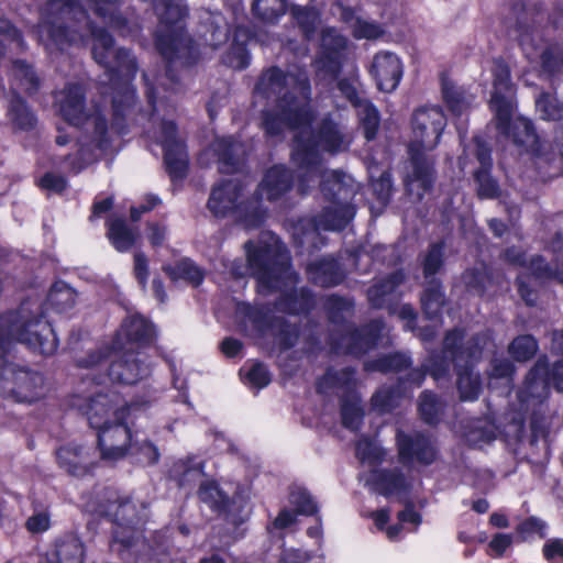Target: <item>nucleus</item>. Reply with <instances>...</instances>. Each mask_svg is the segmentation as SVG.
I'll return each instance as SVG.
<instances>
[{
	"label": "nucleus",
	"instance_id": "1",
	"mask_svg": "<svg viewBox=\"0 0 563 563\" xmlns=\"http://www.w3.org/2000/svg\"><path fill=\"white\" fill-rule=\"evenodd\" d=\"M256 101L266 100L275 106L265 110L263 125L266 134L278 136L286 129L292 132L291 163L296 167L301 192L320 180L328 200L314 218L317 231H336L345 228L355 216L352 200L357 186L351 176L339 170H323L321 153L338 154L345 151L351 139L330 119H324L316 132L310 108V84L303 69L283 73L277 67L265 70L254 91Z\"/></svg>",
	"mask_w": 563,
	"mask_h": 563
},
{
	"label": "nucleus",
	"instance_id": "2",
	"mask_svg": "<svg viewBox=\"0 0 563 563\" xmlns=\"http://www.w3.org/2000/svg\"><path fill=\"white\" fill-rule=\"evenodd\" d=\"M78 0H51L52 22L43 21L36 33L40 42L48 49L63 51L68 44L84 42L85 34L78 31L67 33L59 24L60 20H75L84 26L93 40L92 55L96 62L106 68L112 88V103L117 114L124 108L131 107L135 101V90L130 85L134 78L137 65L135 58L125 49H115L112 37L102 29H93L87 19L86 12L78 5Z\"/></svg>",
	"mask_w": 563,
	"mask_h": 563
},
{
	"label": "nucleus",
	"instance_id": "3",
	"mask_svg": "<svg viewBox=\"0 0 563 563\" xmlns=\"http://www.w3.org/2000/svg\"><path fill=\"white\" fill-rule=\"evenodd\" d=\"M247 264L232 262L230 274L234 278H243L251 274L257 279L260 294L280 290L283 298L276 309L288 313H302L313 305V298L303 289L299 294L294 289L297 274L290 267V257L285 245L272 233L263 235L257 245L252 241L245 243Z\"/></svg>",
	"mask_w": 563,
	"mask_h": 563
},
{
	"label": "nucleus",
	"instance_id": "4",
	"mask_svg": "<svg viewBox=\"0 0 563 563\" xmlns=\"http://www.w3.org/2000/svg\"><path fill=\"white\" fill-rule=\"evenodd\" d=\"M76 301V292L65 283H56L51 288L46 301L27 300L15 311L0 316V358L13 342L25 344L33 352L52 355L58 340L47 319L48 309L66 312Z\"/></svg>",
	"mask_w": 563,
	"mask_h": 563
},
{
	"label": "nucleus",
	"instance_id": "5",
	"mask_svg": "<svg viewBox=\"0 0 563 563\" xmlns=\"http://www.w3.org/2000/svg\"><path fill=\"white\" fill-rule=\"evenodd\" d=\"M121 405L118 391L74 395L70 399V406L82 412L89 424L98 430L101 457L111 462L129 454L134 435L128 427V416L147 408L148 401L137 400L126 407Z\"/></svg>",
	"mask_w": 563,
	"mask_h": 563
},
{
	"label": "nucleus",
	"instance_id": "6",
	"mask_svg": "<svg viewBox=\"0 0 563 563\" xmlns=\"http://www.w3.org/2000/svg\"><path fill=\"white\" fill-rule=\"evenodd\" d=\"M155 10L159 18L156 46L168 62V68L164 81H161L157 87L151 86L147 74H144V79L147 85L148 102L154 111H158L172 95L179 91L173 75V65H189L201 44H196L184 36L181 21L187 10L183 0H155Z\"/></svg>",
	"mask_w": 563,
	"mask_h": 563
},
{
	"label": "nucleus",
	"instance_id": "7",
	"mask_svg": "<svg viewBox=\"0 0 563 563\" xmlns=\"http://www.w3.org/2000/svg\"><path fill=\"white\" fill-rule=\"evenodd\" d=\"M54 98L59 115L71 126L82 128L87 133L79 141V162L69 163L70 169L79 170L107 148L109 137L106 119L97 106L86 107L79 85H67Z\"/></svg>",
	"mask_w": 563,
	"mask_h": 563
},
{
	"label": "nucleus",
	"instance_id": "8",
	"mask_svg": "<svg viewBox=\"0 0 563 563\" xmlns=\"http://www.w3.org/2000/svg\"><path fill=\"white\" fill-rule=\"evenodd\" d=\"M54 98L59 115L71 126L82 128L87 133L79 141V162L69 163L70 169L79 170L107 148L109 137L106 119L97 106L86 107L79 85H67Z\"/></svg>",
	"mask_w": 563,
	"mask_h": 563
},
{
	"label": "nucleus",
	"instance_id": "9",
	"mask_svg": "<svg viewBox=\"0 0 563 563\" xmlns=\"http://www.w3.org/2000/svg\"><path fill=\"white\" fill-rule=\"evenodd\" d=\"M445 126L446 117L439 106H422L412 113L408 145L412 174L406 186L418 199H422L432 185V164L427 154L438 146Z\"/></svg>",
	"mask_w": 563,
	"mask_h": 563
},
{
	"label": "nucleus",
	"instance_id": "10",
	"mask_svg": "<svg viewBox=\"0 0 563 563\" xmlns=\"http://www.w3.org/2000/svg\"><path fill=\"white\" fill-rule=\"evenodd\" d=\"M490 71L494 90L489 107L494 112L498 131L510 136L514 143L526 152L539 155L541 146L531 122L522 117L512 119L516 89L510 79L509 67L503 60L496 59Z\"/></svg>",
	"mask_w": 563,
	"mask_h": 563
},
{
	"label": "nucleus",
	"instance_id": "11",
	"mask_svg": "<svg viewBox=\"0 0 563 563\" xmlns=\"http://www.w3.org/2000/svg\"><path fill=\"white\" fill-rule=\"evenodd\" d=\"M462 340L463 335L460 331L449 332L444 339L445 360L424 365V368L435 380H440L449 372V361L454 363L461 399L475 400L481 390V380L478 375L472 373L471 367L479 360L482 352L489 350L494 344L488 332L474 338L466 344Z\"/></svg>",
	"mask_w": 563,
	"mask_h": 563
},
{
	"label": "nucleus",
	"instance_id": "12",
	"mask_svg": "<svg viewBox=\"0 0 563 563\" xmlns=\"http://www.w3.org/2000/svg\"><path fill=\"white\" fill-rule=\"evenodd\" d=\"M208 208L217 217L232 216L245 229L258 228L266 214L257 198L245 196L244 185L238 179H229L214 186Z\"/></svg>",
	"mask_w": 563,
	"mask_h": 563
},
{
	"label": "nucleus",
	"instance_id": "13",
	"mask_svg": "<svg viewBox=\"0 0 563 563\" xmlns=\"http://www.w3.org/2000/svg\"><path fill=\"white\" fill-rule=\"evenodd\" d=\"M549 252L552 254L551 265L544 264V260L541 256L532 257L529 264H527L523 254L516 249L507 250L505 253V257L509 263L523 267V272L518 276V290L528 305H532L536 301V295L523 280L526 273H531L536 278L553 277L563 283V236H558L551 243Z\"/></svg>",
	"mask_w": 563,
	"mask_h": 563
},
{
	"label": "nucleus",
	"instance_id": "14",
	"mask_svg": "<svg viewBox=\"0 0 563 563\" xmlns=\"http://www.w3.org/2000/svg\"><path fill=\"white\" fill-rule=\"evenodd\" d=\"M40 80L32 67L22 60H14L10 70L11 98L8 106V119L13 128L22 131L31 130L36 118L24 100L16 96L18 90L33 93L37 90Z\"/></svg>",
	"mask_w": 563,
	"mask_h": 563
},
{
	"label": "nucleus",
	"instance_id": "15",
	"mask_svg": "<svg viewBox=\"0 0 563 563\" xmlns=\"http://www.w3.org/2000/svg\"><path fill=\"white\" fill-rule=\"evenodd\" d=\"M142 353L126 352L119 354L111 352L107 356L101 353L90 354L87 358L78 360V365L84 368L107 367L108 377L111 382L121 384H134L148 374V366H141Z\"/></svg>",
	"mask_w": 563,
	"mask_h": 563
},
{
	"label": "nucleus",
	"instance_id": "16",
	"mask_svg": "<svg viewBox=\"0 0 563 563\" xmlns=\"http://www.w3.org/2000/svg\"><path fill=\"white\" fill-rule=\"evenodd\" d=\"M552 349L563 355V331L553 334ZM551 382L558 390L563 391V361L555 362L550 374L547 362L539 360L526 377L525 387L518 396L520 401L525 404L530 399L541 400L547 397Z\"/></svg>",
	"mask_w": 563,
	"mask_h": 563
},
{
	"label": "nucleus",
	"instance_id": "17",
	"mask_svg": "<svg viewBox=\"0 0 563 563\" xmlns=\"http://www.w3.org/2000/svg\"><path fill=\"white\" fill-rule=\"evenodd\" d=\"M519 43L527 59L550 75L563 71L560 47L549 44L537 29L519 30Z\"/></svg>",
	"mask_w": 563,
	"mask_h": 563
},
{
	"label": "nucleus",
	"instance_id": "18",
	"mask_svg": "<svg viewBox=\"0 0 563 563\" xmlns=\"http://www.w3.org/2000/svg\"><path fill=\"white\" fill-rule=\"evenodd\" d=\"M153 139L164 150V162L170 178L183 179L188 168V154L184 141L177 135L174 122L163 121L154 131Z\"/></svg>",
	"mask_w": 563,
	"mask_h": 563
},
{
	"label": "nucleus",
	"instance_id": "19",
	"mask_svg": "<svg viewBox=\"0 0 563 563\" xmlns=\"http://www.w3.org/2000/svg\"><path fill=\"white\" fill-rule=\"evenodd\" d=\"M238 311L244 317V329L250 334H278V341L285 347L295 344L297 339L296 329H290L289 325L282 324L279 321L271 320L266 313L246 303L239 305Z\"/></svg>",
	"mask_w": 563,
	"mask_h": 563
},
{
	"label": "nucleus",
	"instance_id": "20",
	"mask_svg": "<svg viewBox=\"0 0 563 563\" xmlns=\"http://www.w3.org/2000/svg\"><path fill=\"white\" fill-rule=\"evenodd\" d=\"M245 146L233 137H217L211 146L205 150L198 158L201 166L210 164V157L218 164L220 173H235L244 161Z\"/></svg>",
	"mask_w": 563,
	"mask_h": 563
},
{
	"label": "nucleus",
	"instance_id": "21",
	"mask_svg": "<svg viewBox=\"0 0 563 563\" xmlns=\"http://www.w3.org/2000/svg\"><path fill=\"white\" fill-rule=\"evenodd\" d=\"M368 73L380 91L391 92L402 78L404 64L397 54L390 51H380L373 56L368 65Z\"/></svg>",
	"mask_w": 563,
	"mask_h": 563
},
{
	"label": "nucleus",
	"instance_id": "22",
	"mask_svg": "<svg viewBox=\"0 0 563 563\" xmlns=\"http://www.w3.org/2000/svg\"><path fill=\"white\" fill-rule=\"evenodd\" d=\"M346 48V38L335 29L323 27L321 30L320 53L314 62L318 73L334 78L341 67L343 52Z\"/></svg>",
	"mask_w": 563,
	"mask_h": 563
},
{
	"label": "nucleus",
	"instance_id": "23",
	"mask_svg": "<svg viewBox=\"0 0 563 563\" xmlns=\"http://www.w3.org/2000/svg\"><path fill=\"white\" fill-rule=\"evenodd\" d=\"M399 459L405 465H428L435 459V449L430 440L420 433L412 435L397 433Z\"/></svg>",
	"mask_w": 563,
	"mask_h": 563
},
{
	"label": "nucleus",
	"instance_id": "24",
	"mask_svg": "<svg viewBox=\"0 0 563 563\" xmlns=\"http://www.w3.org/2000/svg\"><path fill=\"white\" fill-rule=\"evenodd\" d=\"M339 90L351 101L356 108L361 125L364 130L365 137L373 140L379 125V114L377 109L367 100L361 99L354 86L346 80L338 84Z\"/></svg>",
	"mask_w": 563,
	"mask_h": 563
},
{
	"label": "nucleus",
	"instance_id": "25",
	"mask_svg": "<svg viewBox=\"0 0 563 563\" xmlns=\"http://www.w3.org/2000/svg\"><path fill=\"white\" fill-rule=\"evenodd\" d=\"M474 147L481 167L475 172L477 194L479 198L493 199L499 196V186L490 175L492 157L490 150L479 137L474 139Z\"/></svg>",
	"mask_w": 563,
	"mask_h": 563
},
{
	"label": "nucleus",
	"instance_id": "26",
	"mask_svg": "<svg viewBox=\"0 0 563 563\" xmlns=\"http://www.w3.org/2000/svg\"><path fill=\"white\" fill-rule=\"evenodd\" d=\"M291 185L289 170L283 165H275L265 172L253 198L261 197L268 201H275L288 192ZM257 200L260 201V199Z\"/></svg>",
	"mask_w": 563,
	"mask_h": 563
},
{
	"label": "nucleus",
	"instance_id": "27",
	"mask_svg": "<svg viewBox=\"0 0 563 563\" xmlns=\"http://www.w3.org/2000/svg\"><path fill=\"white\" fill-rule=\"evenodd\" d=\"M45 393L44 378L37 372L21 369L14 374L12 395L19 402L32 404Z\"/></svg>",
	"mask_w": 563,
	"mask_h": 563
},
{
	"label": "nucleus",
	"instance_id": "28",
	"mask_svg": "<svg viewBox=\"0 0 563 563\" xmlns=\"http://www.w3.org/2000/svg\"><path fill=\"white\" fill-rule=\"evenodd\" d=\"M384 330L380 321H374L361 331L345 334L338 349L346 353L360 355L377 344L379 333Z\"/></svg>",
	"mask_w": 563,
	"mask_h": 563
},
{
	"label": "nucleus",
	"instance_id": "29",
	"mask_svg": "<svg viewBox=\"0 0 563 563\" xmlns=\"http://www.w3.org/2000/svg\"><path fill=\"white\" fill-rule=\"evenodd\" d=\"M289 501L296 507V512L283 509L274 521L276 529H286L295 525L298 514L310 516L318 510L312 497L301 487H296L291 490Z\"/></svg>",
	"mask_w": 563,
	"mask_h": 563
},
{
	"label": "nucleus",
	"instance_id": "30",
	"mask_svg": "<svg viewBox=\"0 0 563 563\" xmlns=\"http://www.w3.org/2000/svg\"><path fill=\"white\" fill-rule=\"evenodd\" d=\"M208 31L202 34L203 44L216 48L227 42L229 36L228 23L220 12L203 10L200 15Z\"/></svg>",
	"mask_w": 563,
	"mask_h": 563
},
{
	"label": "nucleus",
	"instance_id": "31",
	"mask_svg": "<svg viewBox=\"0 0 563 563\" xmlns=\"http://www.w3.org/2000/svg\"><path fill=\"white\" fill-rule=\"evenodd\" d=\"M442 97L449 110L453 115L464 114L474 101V96L468 93L462 87L455 86L446 77L441 79Z\"/></svg>",
	"mask_w": 563,
	"mask_h": 563
},
{
	"label": "nucleus",
	"instance_id": "32",
	"mask_svg": "<svg viewBox=\"0 0 563 563\" xmlns=\"http://www.w3.org/2000/svg\"><path fill=\"white\" fill-rule=\"evenodd\" d=\"M307 273L313 284L322 287L335 286L343 279L338 262L330 258L309 264Z\"/></svg>",
	"mask_w": 563,
	"mask_h": 563
},
{
	"label": "nucleus",
	"instance_id": "33",
	"mask_svg": "<svg viewBox=\"0 0 563 563\" xmlns=\"http://www.w3.org/2000/svg\"><path fill=\"white\" fill-rule=\"evenodd\" d=\"M254 41L253 36L244 26L239 25L235 30L234 41L230 52L223 58V63L234 69H243L250 63L246 45Z\"/></svg>",
	"mask_w": 563,
	"mask_h": 563
},
{
	"label": "nucleus",
	"instance_id": "34",
	"mask_svg": "<svg viewBox=\"0 0 563 563\" xmlns=\"http://www.w3.org/2000/svg\"><path fill=\"white\" fill-rule=\"evenodd\" d=\"M155 334L152 323L141 316L126 318L121 327L119 335H124L129 342L147 343Z\"/></svg>",
	"mask_w": 563,
	"mask_h": 563
},
{
	"label": "nucleus",
	"instance_id": "35",
	"mask_svg": "<svg viewBox=\"0 0 563 563\" xmlns=\"http://www.w3.org/2000/svg\"><path fill=\"white\" fill-rule=\"evenodd\" d=\"M59 465L67 472L80 475L88 465L86 450L77 444H68L57 451Z\"/></svg>",
	"mask_w": 563,
	"mask_h": 563
},
{
	"label": "nucleus",
	"instance_id": "36",
	"mask_svg": "<svg viewBox=\"0 0 563 563\" xmlns=\"http://www.w3.org/2000/svg\"><path fill=\"white\" fill-rule=\"evenodd\" d=\"M108 236L117 251L126 252L133 246L139 234L130 229L124 221L117 219L109 223Z\"/></svg>",
	"mask_w": 563,
	"mask_h": 563
},
{
	"label": "nucleus",
	"instance_id": "37",
	"mask_svg": "<svg viewBox=\"0 0 563 563\" xmlns=\"http://www.w3.org/2000/svg\"><path fill=\"white\" fill-rule=\"evenodd\" d=\"M54 555L56 563H82L84 548L78 538L69 536L56 543Z\"/></svg>",
	"mask_w": 563,
	"mask_h": 563
},
{
	"label": "nucleus",
	"instance_id": "38",
	"mask_svg": "<svg viewBox=\"0 0 563 563\" xmlns=\"http://www.w3.org/2000/svg\"><path fill=\"white\" fill-rule=\"evenodd\" d=\"M402 273H394L388 279L377 283L368 289V300L376 308L384 307L388 301V297L394 292L396 287L402 283Z\"/></svg>",
	"mask_w": 563,
	"mask_h": 563
},
{
	"label": "nucleus",
	"instance_id": "39",
	"mask_svg": "<svg viewBox=\"0 0 563 563\" xmlns=\"http://www.w3.org/2000/svg\"><path fill=\"white\" fill-rule=\"evenodd\" d=\"M369 481L379 494L386 496L396 494L406 487L405 478L397 472H373Z\"/></svg>",
	"mask_w": 563,
	"mask_h": 563
},
{
	"label": "nucleus",
	"instance_id": "40",
	"mask_svg": "<svg viewBox=\"0 0 563 563\" xmlns=\"http://www.w3.org/2000/svg\"><path fill=\"white\" fill-rule=\"evenodd\" d=\"M291 15L307 38H311L321 26L320 14L314 8L292 7Z\"/></svg>",
	"mask_w": 563,
	"mask_h": 563
},
{
	"label": "nucleus",
	"instance_id": "41",
	"mask_svg": "<svg viewBox=\"0 0 563 563\" xmlns=\"http://www.w3.org/2000/svg\"><path fill=\"white\" fill-rule=\"evenodd\" d=\"M286 12L285 0H255L253 13L266 23L276 22Z\"/></svg>",
	"mask_w": 563,
	"mask_h": 563
},
{
	"label": "nucleus",
	"instance_id": "42",
	"mask_svg": "<svg viewBox=\"0 0 563 563\" xmlns=\"http://www.w3.org/2000/svg\"><path fill=\"white\" fill-rule=\"evenodd\" d=\"M95 7V12L103 18L109 25L118 29L122 35L130 34L129 30H125V20L120 15H117L115 5L119 0H90Z\"/></svg>",
	"mask_w": 563,
	"mask_h": 563
},
{
	"label": "nucleus",
	"instance_id": "43",
	"mask_svg": "<svg viewBox=\"0 0 563 563\" xmlns=\"http://www.w3.org/2000/svg\"><path fill=\"white\" fill-rule=\"evenodd\" d=\"M443 302V294L440 289V285L432 278L421 297L422 309L427 318L430 320L435 318Z\"/></svg>",
	"mask_w": 563,
	"mask_h": 563
},
{
	"label": "nucleus",
	"instance_id": "44",
	"mask_svg": "<svg viewBox=\"0 0 563 563\" xmlns=\"http://www.w3.org/2000/svg\"><path fill=\"white\" fill-rule=\"evenodd\" d=\"M129 454L135 455L140 463L151 465L158 461L159 452L157 448L146 439L140 437L135 431L134 439L129 449Z\"/></svg>",
	"mask_w": 563,
	"mask_h": 563
},
{
	"label": "nucleus",
	"instance_id": "45",
	"mask_svg": "<svg viewBox=\"0 0 563 563\" xmlns=\"http://www.w3.org/2000/svg\"><path fill=\"white\" fill-rule=\"evenodd\" d=\"M165 271L173 279L183 278L195 286L203 279L202 271L189 260H181L174 268L166 267Z\"/></svg>",
	"mask_w": 563,
	"mask_h": 563
},
{
	"label": "nucleus",
	"instance_id": "46",
	"mask_svg": "<svg viewBox=\"0 0 563 563\" xmlns=\"http://www.w3.org/2000/svg\"><path fill=\"white\" fill-rule=\"evenodd\" d=\"M341 413L343 424L346 428L351 430L358 429L363 418L360 398L356 395H352L350 399H344L342 401Z\"/></svg>",
	"mask_w": 563,
	"mask_h": 563
},
{
	"label": "nucleus",
	"instance_id": "47",
	"mask_svg": "<svg viewBox=\"0 0 563 563\" xmlns=\"http://www.w3.org/2000/svg\"><path fill=\"white\" fill-rule=\"evenodd\" d=\"M202 463L194 461L188 457L187 460L178 461L173 468V476L177 477L180 485H185L188 482L199 478L202 476Z\"/></svg>",
	"mask_w": 563,
	"mask_h": 563
},
{
	"label": "nucleus",
	"instance_id": "48",
	"mask_svg": "<svg viewBox=\"0 0 563 563\" xmlns=\"http://www.w3.org/2000/svg\"><path fill=\"white\" fill-rule=\"evenodd\" d=\"M352 15V12H344L343 18L346 22L352 23V32L356 38L373 40L383 34V30L378 24L360 18L353 20Z\"/></svg>",
	"mask_w": 563,
	"mask_h": 563
},
{
	"label": "nucleus",
	"instance_id": "49",
	"mask_svg": "<svg viewBox=\"0 0 563 563\" xmlns=\"http://www.w3.org/2000/svg\"><path fill=\"white\" fill-rule=\"evenodd\" d=\"M536 108L542 119L561 121L563 124V107L550 93H541L536 99Z\"/></svg>",
	"mask_w": 563,
	"mask_h": 563
},
{
	"label": "nucleus",
	"instance_id": "50",
	"mask_svg": "<svg viewBox=\"0 0 563 563\" xmlns=\"http://www.w3.org/2000/svg\"><path fill=\"white\" fill-rule=\"evenodd\" d=\"M463 282L467 289L477 295H484L485 291L493 287V278L488 276L485 267L465 272L463 274Z\"/></svg>",
	"mask_w": 563,
	"mask_h": 563
},
{
	"label": "nucleus",
	"instance_id": "51",
	"mask_svg": "<svg viewBox=\"0 0 563 563\" xmlns=\"http://www.w3.org/2000/svg\"><path fill=\"white\" fill-rule=\"evenodd\" d=\"M356 455L362 463L373 465L383 460L385 451L376 441L362 439L356 444Z\"/></svg>",
	"mask_w": 563,
	"mask_h": 563
},
{
	"label": "nucleus",
	"instance_id": "52",
	"mask_svg": "<svg viewBox=\"0 0 563 563\" xmlns=\"http://www.w3.org/2000/svg\"><path fill=\"white\" fill-rule=\"evenodd\" d=\"M354 373L346 368L342 371L341 376L336 373L329 371L318 384V388L321 393H327L330 388L338 389H350L353 382Z\"/></svg>",
	"mask_w": 563,
	"mask_h": 563
},
{
	"label": "nucleus",
	"instance_id": "53",
	"mask_svg": "<svg viewBox=\"0 0 563 563\" xmlns=\"http://www.w3.org/2000/svg\"><path fill=\"white\" fill-rule=\"evenodd\" d=\"M538 350V344L531 335H521L509 345V353L517 361L531 358Z\"/></svg>",
	"mask_w": 563,
	"mask_h": 563
},
{
	"label": "nucleus",
	"instance_id": "54",
	"mask_svg": "<svg viewBox=\"0 0 563 563\" xmlns=\"http://www.w3.org/2000/svg\"><path fill=\"white\" fill-rule=\"evenodd\" d=\"M199 498L211 508L221 509L227 506L228 497L220 490L217 483L207 482L201 484Z\"/></svg>",
	"mask_w": 563,
	"mask_h": 563
},
{
	"label": "nucleus",
	"instance_id": "55",
	"mask_svg": "<svg viewBox=\"0 0 563 563\" xmlns=\"http://www.w3.org/2000/svg\"><path fill=\"white\" fill-rule=\"evenodd\" d=\"M240 373L246 384L256 388H263L271 382L267 368L261 363H254L249 368L243 367Z\"/></svg>",
	"mask_w": 563,
	"mask_h": 563
},
{
	"label": "nucleus",
	"instance_id": "56",
	"mask_svg": "<svg viewBox=\"0 0 563 563\" xmlns=\"http://www.w3.org/2000/svg\"><path fill=\"white\" fill-rule=\"evenodd\" d=\"M409 363V358L405 354H393L367 364L366 367L369 371H379L384 373L390 371L397 372L407 367Z\"/></svg>",
	"mask_w": 563,
	"mask_h": 563
},
{
	"label": "nucleus",
	"instance_id": "57",
	"mask_svg": "<svg viewBox=\"0 0 563 563\" xmlns=\"http://www.w3.org/2000/svg\"><path fill=\"white\" fill-rule=\"evenodd\" d=\"M419 411L426 422L437 423L441 411V404L433 394L424 391L420 396Z\"/></svg>",
	"mask_w": 563,
	"mask_h": 563
},
{
	"label": "nucleus",
	"instance_id": "58",
	"mask_svg": "<svg viewBox=\"0 0 563 563\" xmlns=\"http://www.w3.org/2000/svg\"><path fill=\"white\" fill-rule=\"evenodd\" d=\"M399 397V389L390 390L382 388L372 397V407L379 412L389 411L398 404L397 399Z\"/></svg>",
	"mask_w": 563,
	"mask_h": 563
},
{
	"label": "nucleus",
	"instance_id": "59",
	"mask_svg": "<svg viewBox=\"0 0 563 563\" xmlns=\"http://www.w3.org/2000/svg\"><path fill=\"white\" fill-rule=\"evenodd\" d=\"M0 36L3 37L0 38L1 45L3 42H8L11 49H23L24 42L20 32L4 18H0Z\"/></svg>",
	"mask_w": 563,
	"mask_h": 563
},
{
	"label": "nucleus",
	"instance_id": "60",
	"mask_svg": "<svg viewBox=\"0 0 563 563\" xmlns=\"http://www.w3.org/2000/svg\"><path fill=\"white\" fill-rule=\"evenodd\" d=\"M442 244L431 245L429 252L423 260V273L426 279L432 278L442 265Z\"/></svg>",
	"mask_w": 563,
	"mask_h": 563
},
{
	"label": "nucleus",
	"instance_id": "61",
	"mask_svg": "<svg viewBox=\"0 0 563 563\" xmlns=\"http://www.w3.org/2000/svg\"><path fill=\"white\" fill-rule=\"evenodd\" d=\"M372 187L382 203H386L391 191V177L388 172H383L377 179L371 173Z\"/></svg>",
	"mask_w": 563,
	"mask_h": 563
},
{
	"label": "nucleus",
	"instance_id": "62",
	"mask_svg": "<svg viewBox=\"0 0 563 563\" xmlns=\"http://www.w3.org/2000/svg\"><path fill=\"white\" fill-rule=\"evenodd\" d=\"M514 542L512 534L509 533H497L493 537L488 544L489 554L492 556H501Z\"/></svg>",
	"mask_w": 563,
	"mask_h": 563
},
{
	"label": "nucleus",
	"instance_id": "63",
	"mask_svg": "<svg viewBox=\"0 0 563 563\" xmlns=\"http://www.w3.org/2000/svg\"><path fill=\"white\" fill-rule=\"evenodd\" d=\"M544 529H545V523L542 520L531 517V518L527 519L526 521H523L518 527V533H520L523 539L529 538L533 534H539L540 537H543Z\"/></svg>",
	"mask_w": 563,
	"mask_h": 563
},
{
	"label": "nucleus",
	"instance_id": "64",
	"mask_svg": "<svg viewBox=\"0 0 563 563\" xmlns=\"http://www.w3.org/2000/svg\"><path fill=\"white\" fill-rule=\"evenodd\" d=\"M42 189L52 192H62L66 187V179L60 175L46 173L38 181Z\"/></svg>",
	"mask_w": 563,
	"mask_h": 563
}]
</instances>
